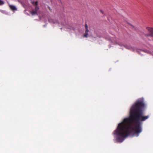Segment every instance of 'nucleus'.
I'll return each mask as SVG.
<instances>
[{
	"mask_svg": "<svg viewBox=\"0 0 153 153\" xmlns=\"http://www.w3.org/2000/svg\"><path fill=\"white\" fill-rule=\"evenodd\" d=\"M146 105L143 100L136 101L130 109L129 117L124 119L119 124L113 134L116 136V140L122 142L129 135H134L142 131L141 123L148 119L149 115H143Z\"/></svg>",
	"mask_w": 153,
	"mask_h": 153,
	"instance_id": "f257e3e1",
	"label": "nucleus"
},
{
	"mask_svg": "<svg viewBox=\"0 0 153 153\" xmlns=\"http://www.w3.org/2000/svg\"><path fill=\"white\" fill-rule=\"evenodd\" d=\"M146 29L149 32V33H144L145 35L147 36L153 37V28L147 27Z\"/></svg>",
	"mask_w": 153,
	"mask_h": 153,
	"instance_id": "f03ea898",
	"label": "nucleus"
},
{
	"mask_svg": "<svg viewBox=\"0 0 153 153\" xmlns=\"http://www.w3.org/2000/svg\"><path fill=\"white\" fill-rule=\"evenodd\" d=\"M39 9V8L38 6H36L35 10H33L30 12L31 14L33 16L35 15H37V12Z\"/></svg>",
	"mask_w": 153,
	"mask_h": 153,
	"instance_id": "7ed1b4c3",
	"label": "nucleus"
},
{
	"mask_svg": "<svg viewBox=\"0 0 153 153\" xmlns=\"http://www.w3.org/2000/svg\"><path fill=\"white\" fill-rule=\"evenodd\" d=\"M9 7L14 12L17 10V8L13 5H9Z\"/></svg>",
	"mask_w": 153,
	"mask_h": 153,
	"instance_id": "20e7f679",
	"label": "nucleus"
},
{
	"mask_svg": "<svg viewBox=\"0 0 153 153\" xmlns=\"http://www.w3.org/2000/svg\"><path fill=\"white\" fill-rule=\"evenodd\" d=\"M48 21L49 22L52 23L53 24L57 23L58 22V21L57 20H55L53 19H49Z\"/></svg>",
	"mask_w": 153,
	"mask_h": 153,
	"instance_id": "39448f33",
	"label": "nucleus"
},
{
	"mask_svg": "<svg viewBox=\"0 0 153 153\" xmlns=\"http://www.w3.org/2000/svg\"><path fill=\"white\" fill-rule=\"evenodd\" d=\"M85 32L88 33V32L89 31V30L88 29V26L86 24H85Z\"/></svg>",
	"mask_w": 153,
	"mask_h": 153,
	"instance_id": "423d86ee",
	"label": "nucleus"
},
{
	"mask_svg": "<svg viewBox=\"0 0 153 153\" xmlns=\"http://www.w3.org/2000/svg\"><path fill=\"white\" fill-rule=\"evenodd\" d=\"M31 3L36 6H38L37 5H38V1H32L31 2Z\"/></svg>",
	"mask_w": 153,
	"mask_h": 153,
	"instance_id": "0eeeda50",
	"label": "nucleus"
},
{
	"mask_svg": "<svg viewBox=\"0 0 153 153\" xmlns=\"http://www.w3.org/2000/svg\"><path fill=\"white\" fill-rule=\"evenodd\" d=\"M4 4V1L1 0H0V5H1Z\"/></svg>",
	"mask_w": 153,
	"mask_h": 153,
	"instance_id": "6e6552de",
	"label": "nucleus"
},
{
	"mask_svg": "<svg viewBox=\"0 0 153 153\" xmlns=\"http://www.w3.org/2000/svg\"><path fill=\"white\" fill-rule=\"evenodd\" d=\"M88 33L85 32V33L84 34L83 36L87 38L88 36Z\"/></svg>",
	"mask_w": 153,
	"mask_h": 153,
	"instance_id": "1a4fd4ad",
	"label": "nucleus"
},
{
	"mask_svg": "<svg viewBox=\"0 0 153 153\" xmlns=\"http://www.w3.org/2000/svg\"><path fill=\"white\" fill-rule=\"evenodd\" d=\"M114 44L115 45L117 44V45H119L120 46H122L123 45L122 44H119V43H117V42H115L114 43Z\"/></svg>",
	"mask_w": 153,
	"mask_h": 153,
	"instance_id": "9d476101",
	"label": "nucleus"
},
{
	"mask_svg": "<svg viewBox=\"0 0 153 153\" xmlns=\"http://www.w3.org/2000/svg\"><path fill=\"white\" fill-rule=\"evenodd\" d=\"M48 8L49 10L51 11V8L49 6H48Z\"/></svg>",
	"mask_w": 153,
	"mask_h": 153,
	"instance_id": "9b49d317",
	"label": "nucleus"
},
{
	"mask_svg": "<svg viewBox=\"0 0 153 153\" xmlns=\"http://www.w3.org/2000/svg\"><path fill=\"white\" fill-rule=\"evenodd\" d=\"M102 13H103V12H102V10H101L100 11Z\"/></svg>",
	"mask_w": 153,
	"mask_h": 153,
	"instance_id": "f8f14e48",
	"label": "nucleus"
}]
</instances>
